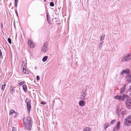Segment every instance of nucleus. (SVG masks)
I'll return each mask as SVG.
<instances>
[{
	"label": "nucleus",
	"instance_id": "obj_1",
	"mask_svg": "<svg viewBox=\"0 0 131 131\" xmlns=\"http://www.w3.org/2000/svg\"><path fill=\"white\" fill-rule=\"evenodd\" d=\"M23 122L25 127L27 130H30L32 124L31 122V118L30 117H27L26 119L24 120Z\"/></svg>",
	"mask_w": 131,
	"mask_h": 131
},
{
	"label": "nucleus",
	"instance_id": "obj_2",
	"mask_svg": "<svg viewBox=\"0 0 131 131\" xmlns=\"http://www.w3.org/2000/svg\"><path fill=\"white\" fill-rule=\"evenodd\" d=\"M124 124L126 126L131 124V116H129L128 118L125 119Z\"/></svg>",
	"mask_w": 131,
	"mask_h": 131
},
{
	"label": "nucleus",
	"instance_id": "obj_3",
	"mask_svg": "<svg viewBox=\"0 0 131 131\" xmlns=\"http://www.w3.org/2000/svg\"><path fill=\"white\" fill-rule=\"evenodd\" d=\"M25 102L27 104V109L28 112H29L30 111L31 107L30 104L31 101L28 99H27L26 100Z\"/></svg>",
	"mask_w": 131,
	"mask_h": 131
},
{
	"label": "nucleus",
	"instance_id": "obj_4",
	"mask_svg": "<svg viewBox=\"0 0 131 131\" xmlns=\"http://www.w3.org/2000/svg\"><path fill=\"white\" fill-rule=\"evenodd\" d=\"M127 107L128 109L131 108V99H127L125 102Z\"/></svg>",
	"mask_w": 131,
	"mask_h": 131
},
{
	"label": "nucleus",
	"instance_id": "obj_5",
	"mask_svg": "<svg viewBox=\"0 0 131 131\" xmlns=\"http://www.w3.org/2000/svg\"><path fill=\"white\" fill-rule=\"evenodd\" d=\"M125 97V95H123V96H119V95H117L114 97V99L116 100H117L119 101H123L124 98Z\"/></svg>",
	"mask_w": 131,
	"mask_h": 131
},
{
	"label": "nucleus",
	"instance_id": "obj_6",
	"mask_svg": "<svg viewBox=\"0 0 131 131\" xmlns=\"http://www.w3.org/2000/svg\"><path fill=\"white\" fill-rule=\"evenodd\" d=\"M86 91L83 90L81 92V99L82 100H84L86 98Z\"/></svg>",
	"mask_w": 131,
	"mask_h": 131
},
{
	"label": "nucleus",
	"instance_id": "obj_7",
	"mask_svg": "<svg viewBox=\"0 0 131 131\" xmlns=\"http://www.w3.org/2000/svg\"><path fill=\"white\" fill-rule=\"evenodd\" d=\"M28 44L29 47L31 48H33L34 47L35 45L34 43L30 39H29L28 40Z\"/></svg>",
	"mask_w": 131,
	"mask_h": 131
},
{
	"label": "nucleus",
	"instance_id": "obj_8",
	"mask_svg": "<svg viewBox=\"0 0 131 131\" xmlns=\"http://www.w3.org/2000/svg\"><path fill=\"white\" fill-rule=\"evenodd\" d=\"M47 43V42H45L44 44L41 49V51L43 52H45L46 51Z\"/></svg>",
	"mask_w": 131,
	"mask_h": 131
},
{
	"label": "nucleus",
	"instance_id": "obj_9",
	"mask_svg": "<svg viewBox=\"0 0 131 131\" xmlns=\"http://www.w3.org/2000/svg\"><path fill=\"white\" fill-rule=\"evenodd\" d=\"M120 124V122H118L115 127H114L113 130V131H116V130H118L119 129V127Z\"/></svg>",
	"mask_w": 131,
	"mask_h": 131
},
{
	"label": "nucleus",
	"instance_id": "obj_10",
	"mask_svg": "<svg viewBox=\"0 0 131 131\" xmlns=\"http://www.w3.org/2000/svg\"><path fill=\"white\" fill-rule=\"evenodd\" d=\"M129 72V69H126L123 70L121 72V74L123 75L124 73H127L128 74Z\"/></svg>",
	"mask_w": 131,
	"mask_h": 131
},
{
	"label": "nucleus",
	"instance_id": "obj_11",
	"mask_svg": "<svg viewBox=\"0 0 131 131\" xmlns=\"http://www.w3.org/2000/svg\"><path fill=\"white\" fill-rule=\"evenodd\" d=\"M126 77L127 80L129 82H131V75L130 74H128L126 75Z\"/></svg>",
	"mask_w": 131,
	"mask_h": 131
},
{
	"label": "nucleus",
	"instance_id": "obj_12",
	"mask_svg": "<svg viewBox=\"0 0 131 131\" xmlns=\"http://www.w3.org/2000/svg\"><path fill=\"white\" fill-rule=\"evenodd\" d=\"M15 90V87L13 85L11 86L10 88V91L11 93H14Z\"/></svg>",
	"mask_w": 131,
	"mask_h": 131
},
{
	"label": "nucleus",
	"instance_id": "obj_13",
	"mask_svg": "<svg viewBox=\"0 0 131 131\" xmlns=\"http://www.w3.org/2000/svg\"><path fill=\"white\" fill-rule=\"evenodd\" d=\"M125 89L124 87H122L121 89L120 90V93L121 94H122V95H124V93L125 92Z\"/></svg>",
	"mask_w": 131,
	"mask_h": 131
},
{
	"label": "nucleus",
	"instance_id": "obj_14",
	"mask_svg": "<svg viewBox=\"0 0 131 131\" xmlns=\"http://www.w3.org/2000/svg\"><path fill=\"white\" fill-rule=\"evenodd\" d=\"M22 71L23 73L26 74H27L28 73V71L26 69V68L25 67V65H24V67L23 68Z\"/></svg>",
	"mask_w": 131,
	"mask_h": 131
},
{
	"label": "nucleus",
	"instance_id": "obj_15",
	"mask_svg": "<svg viewBox=\"0 0 131 131\" xmlns=\"http://www.w3.org/2000/svg\"><path fill=\"white\" fill-rule=\"evenodd\" d=\"M6 86V84L4 83H3L1 85V90L3 91L4 90L5 86Z\"/></svg>",
	"mask_w": 131,
	"mask_h": 131
},
{
	"label": "nucleus",
	"instance_id": "obj_16",
	"mask_svg": "<svg viewBox=\"0 0 131 131\" xmlns=\"http://www.w3.org/2000/svg\"><path fill=\"white\" fill-rule=\"evenodd\" d=\"M85 102L83 101H81L79 102V104L81 106H83L84 105Z\"/></svg>",
	"mask_w": 131,
	"mask_h": 131
},
{
	"label": "nucleus",
	"instance_id": "obj_17",
	"mask_svg": "<svg viewBox=\"0 0 131 131\" xmlns=\"http://www.w3.org/2000/svg\"><path fill=\"white\" fill-rule=\"evenodd\" d=\"M91 129L90 128L88 127H86L85 128L83 131H91Z\"/></svg>",
	"mask_w": 131,
	"mask_h": 131
},
{
	"label": "nucleus",
	"instance_id": "obj_18",
	"mask_svg": "<svg viewBox=\"0 0 131 131\" xmlns=\"http://www.w3.org/2000/svg\"><path fill=\"white\" fill-rule=\"evenodd\" d=\"M16 112L13 109L9 111V114L10 115H12L14 113H15Z\"/></svg>",
	"mask_w": 131,
	"mask_h": 131
},
{
	"label": "nucleus",
	"instance_id": "obj_19",
	"mask_svg": "<svg viewBox=\"0 0 131 131\" xmlns=\"http://www.w3.org/2000/svg\"><path fill=\"white\" fill-rule=\"evenodd\" d=\"M47 18L48 22L49 24H50L51 21L49 19V17L48 14L47 15Z\"/></svg>",
	"mask_w": 131,
	"mask_h": 131
},
{
	"label": "nucleus",
	"instance_id": "obj_20",
	"mask_svg": "<svg viewBox=\"0 0 131 131\" xmlns=\"http://www.w3.org/2000/svg\"><path fill=\"white\" fill-rule=\"evenodd\" d=\"M23 89L25 92H26L27 90V88L26 85H24L23 86Z\"/></svg>",
	"mask_w": 131,
	"mask_h": 131
},
{
	"label": "nucleus",
	"instance_id": "obj_21",
	"mask_svg": "<svg viewBox=\"0 0 131 131\" xmlns=\"http://www.w3.org/2000/svg\"><path fill=\"white\" fill-rule=\"evenodd\" d=\"M109 126V124L108 123H106L104 124V129H106Z\"/></svg>",
	"mask_w": 131,
	"mask_h": 131
},
{
	"label": "nucleus",
	"instance_id": "obj_22",
	"mask_svg": "<svg viewBox=\"0 0 131 131\" xmlns=\"http://www.w3.org/2000/svg\"><path fill=\"white\" fill-rule=\"evenodd\" d=\"M116 121V120L115 119H113L112 120L111 123L110 124H113L114 123H115Z\"/></svg>",
	"mask_w": 131,
	"mask_h": 131
},
{
	"label": "nucleus",
	"instance_id": "obj_23",
	"mask_svg": "<svg viewBox=\"0 0 131 131\" xmlns=\"http://www.w3.org/2000/svg\"><path fill=\"white\" fill-rule=\"evenodd\" d=\"M131 57V53H129L126 55V57Z\"/></svg>",
	"mask_w": 131,
	"mask_h": 131
},
{
	"label": "nucleus",
	"instance_id": "obj_24",
	"mask_svg": "<svg viewBox=\"0 0 131 131\" xmlns=\"http://www.w3.org/2000/svg\"><path fill=\"white\" fill-rule=\"evenodd\" d=\"M120 109L117 108L116 110V112L117 113V114L118 115L119 113L120 112Z\"/></svg>",
	"mask_w": 131,
	"mask_h": 131
},
{
	"label": "nucleus",
	"instance_id": "obj_25",
	"mask_svg": "<svg viewBox=\"0 0 131 131\" xmlns=\"http://www.w3.org/2000/svg\"><path fill=\"white\" fill-rule=\"evenodd\" d=\"M24 83L25 82L24 81H22L19 83L18 84V85L19 86H21L23 85Z\"/></svg>",
	"mask_w": 131,
	"mask_h": 131
},
{
	"label": "nucleus",
	"instance_id": "obj_26",
	"mask_svg": "<svg viewBox=\"0 0 131 131\" xmlns=\"http://www.w3.org/2000/svg\"><path fill=\"white\" fill-rule=\"evenodd\" d=\"M18 0H15V5L16 7H17V3Z\"/></svg>",
	"mask_w": 131,
	"mask_h": 131
},
{
	"label": "nucleus",
	"instance_id": "obj_27",
	"mask_svg": "<svg viewBox=\"0 0 131 131\" xmlns=\"http://www.w3.org/2000/svg\"><path fill=\"white\" fill-rule=\"evenodd\" d=\"M50 5L51 6H54V4L52 2H50Z\"/></svg>",
	"mask_w": 131,
	"mask_h": 131
},
{
	"label": "nucleus",
	"instance_id": "obj_28",
	"mask_svg": "<svg viewBox=\"0 0 131 131\" xmlns=\"http://www.w3.org/2000/svg\"><path fill=\"white\" fill-rule=\"evenodd\" d=\"M8 40L9 43L11 44V40L9 38L8 39Z\"/></svg>",
	"mask_w": 131,
	"mask_h": 131
},
{
	"label": "nucleus",
	"instance_id": "obj_29",
	"mask_svg": "<svg viewBox=\"0 0 131 131\" xmlns=\"http://www.w3.org/2000/svg\"><path fill=\"white\" fill-rule=\"evenodd\" d=\"M47 58H43L42 60L43 62H45L47 60Z\"/></svg>",
	"mask_w": 131,
	"mask_h": 131
},
{
	"label": "nucleus",
	"instance_id": "obj_30",
	"mask_svg": "<svg viewBox=\"0 0 131 131\" xmlns=\"http://www.w3.org/2000/svg\"><path fill=\"white\" fill-rule=\"evenodd\" d=\"M126 59H128V58H122V60L123 61H125Z\"/></svg>",
	"mask_w": 131,
	"mask_h": 131
},
{
	"label": "nucleus",
	"instance_id": "obj_31",
	"mask_svg": "<svg viewBox=\"0 0 131 131\" xmlns=\"http://www.w3.org/2000/svg\"><path fill=\"white\" fill-rule=\"evenodd\" d=\"M12 131H16V128L15 127H13L12 128Z\"/></svg>",
	"mask_w": 131,
	"mask_h": 131
},
{
	"label": "nucleus",
	"instance_id": "obj_32",
	"mask_svg": "<svg viewBox=\"0 0 131 131\" xmlns=\"http://www.w3.org/2000/svg\"><path fill=\"white\" fill-rule=\"evenodd\" d=\"M104 36H101V41L103 40L104 39Z\"/></svg>",
	"mask_w": 131,
	"mask_h": 131
},
{
	"label": "nucleus",
	"instance_id": "obj_33",
	"mask_svg": "<svg viewBox=\"0 0 131 131\" xmlns=\"http://www.w3.org/2000/svg\"><path fill=\"white\" fill-rule=\"evenodd\" d=\"M46 104V102H41V104H42V105H45V104Z\"/></svg>",
	"mask_w": 131,
	"mask_h": 131
},
{
	"label": "nucleus",
	"instance_id": "obj_34",
	"mask_svg": "<svg viewBox=\"0 0 131 131\" xmlns=\"http://www.w3.org/2000/svg\"><path fill=\"white\" fill-rule=\"evenodd\" d=\"M37 80H40V78L38 76H37L36 77Z\"/></svg>",
	"mask_w": 131,
	"mask_h": 131
},
{
	"label": "nucleus",
	"instance_id": "obj_35",
	"mask_svg": "<svg viewBox=\"0 0 131 131\" xmlns=\"http://www.w3.org/2000/svg\"><path fill=\"white\" fill-rule=\"evenodd\" d=\"M130 59H129V58H128V59H126L125 61H128L129 60H130Z\"/></svg>",
	"mask_w": 131,
	"mask_h": 131
},
{
	"label": "nucleus",
	"instance_id": "obj_36",
	"mask_svg": "<svg viewBox=\"0 0 131 131\" xmlns=\"http://www.w3.org/2000/svg\"><path fill=\"white\" fill-rule=\"evenodd\" d=\"M2 52L0 50V57H2Z\"/></svg>",
	"mask_w": 131,
	"mask_h": 131
},
{
	"label": "nucleus",
	"instance_id": "obj_37",
	"mask_svg": "<svg viewBox=\"0 0 131 131\" xmlns=\"http://www.w3.org/2000/svg\"><path fill=\"white\" fill-rule=\"evenodd\" d=\"M16 15H17V16H18V13L17 12L16 10Z\"/></svg>",
	"mask_w": 131,
	"mask_h": 131
},
{
	"label": "nucleus",
	"instance_id": "obj_38",
	"mask_svg": "<svg viewBox=\"0 0 131 131\" xmlns=\"http://www.w3.org/2000/svg\"><path fill=\"white\" fill-rule=\"evenodd\" d=\"M103 43V42H100V45H102Z\"/></svg>",
	"mask_w": 131,
	"mask_h": 131
},
{
	"label": "nucleus",
	"instance_id": "obj_39",
	"mask_svg": "<svg viewBox=\"0 0 131 131\" xmlns=\"http://www.w3.org/2000/svg\"><path fill=\"white\" fill-rule=\"evenodd\" d=\"M43 57H48V56H44Z\"/></svg>",
	"mask_w": 131,
	"mask_h": 131
},
{
	"label": "nucleus",
	"instance_id": "obj_40",
	"mask_svg": "<svg viewBox=\"0 0 131 131\" xmlns=\"http://www.w3.org/2000/svg\"><path fill=\"white\" fill-rule=\"evenodd\" d=\"M45 2L46 1V0H43Z\"/></svg>",
	"mask_w": 131,
	"mask_h": 131
},
{
	"label": "nucleus",
	"instance_id": "obj_41",
	"mask_svg": "<svg viewBox=\"0 0 131 131\" xmlns=\"http://www.w3.org/2000/svg\"><path fill=\"white\" fill-rule=\"evenodd\" d=\"M54 101H53V103H54Z\"/></svg>",
	"mask_w": 131,
	"mask_h": 131
},
{
	"label": "nucleus",
	"instance_id": "obj_42",
	"mask_svg": "<svg viewBox=\"0 0 131 131\" xmlns=\"http://www.w3.org/2000/svg\"><path fill=\"white\" fill-rule=\"evenodd\" d=\"M2 27H3V26L2 25Z\"/></svg>",
	"mask_w": 131,
	"mask_h": 131
},
{
	"label": "nucleus",
	"instance_id": "obj_43",
	"mask_svg": "<svg viewBox=\"0 0 131 131\" xmlns=\"http://www.w3.org/2000/svg\"><path fill=\"white\" fill-rule=\"evenodd\" d=\"M130 89H131V88H130Z\"/></svg>",
	"mask_w": 131,
	"mask_h": 131
}]
</instances>
